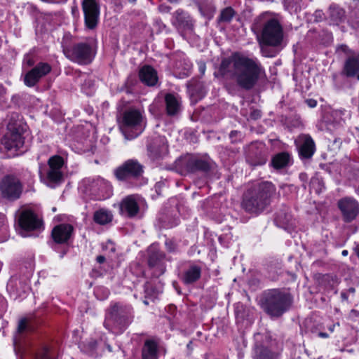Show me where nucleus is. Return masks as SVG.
<instances>
[{
	"label": "nucleus",
	"instance_id": "nucleus-36",
	"mask_svg": "<svg viewBox=\"0 0 359 359\" xmlns=\"http://www.w3.org/2000/svg\"><path fill=\"white\" fill-rule=\"evenodd\" d=\"M144 291L146 294V298L149 297H150L151 298H156L158 294L160 292L159 290L154 289L152 285L149 283H147L145 285Z\"/></svg>",
	"mask_w": 359,
	"mask_h": 359
},
{
	"label": "nucleus",
	"instance_id": "nucleus-13",
	"mask_svg": "<svg viewBox=\"0 0 359 359\" xmlns=\"http://www.w3.org/2000/svg\"><path fill=\"white\" fill-rule=\"evenodd\" d=\"M142 172L141 165L134 160H128L116 170V177L124 180L128 176H137Z\"/></svg>",
	"mask_w": 359,
	"mask_h": 359
},
{
	"label": "nucleus",
	"instance_id": "nucleus-40",
	"mask_svg": "<svg viewBox=\"0 0 359 359\" xmlns=\"http://www.w3.org/2000/svg\"><path fill=\"white\" fill-rule=\"evenodd\" d=\"M261 116V112L259 110H254L251 114L250 117L253 119H257Z\"/></svg>",
	"mask_w": 359,
	"mask_h": 359
},
{
	"label": "nucleus",
	"instance_id": "nucleus-50",
	"mask_svg": "<svg viewBox=\"0 0 359 359\" xmlns=\"http://www.w3.org/2000/svg\"><path fill=\"white\" fill-rule=\"evenodd\" d=\"M348 292L349 293H351V294H353L355 292V288L354 287H350L348 290Z\"/></svg>",
	"mask_w": 359,
	"mask_h": 359
},
{
	"label": "nucleus",
	"instance_id": "nucleus-18",
	"mask_svg": "<svg viewBox=\"0 0 359 359\" xmlns=\"http://www.w3.org/2000/svg\"><path fill=\"white\" fill-rule=\"evenodd\" d=\"M343 72L348 77H353L359 72L358 53H353L347 57L344 62Z\"/></svg>",
	"mask_w": 359,
	"mask_h": 359
},
{
	"label": "nucleus",
	"instance_id": "nucleus-33",
	"mask_svg": "<svg viewBox=\"0 0 359 359\" xmlns=\"http://www.w3.org/2000/svg\"><path fill=\"white\" fill-rule=\"evenodd\" d=\"M255 359H276V355L267 348H260L257 351Z\"/></svg>",
	"mask_w": 359,
	"mask_h": 359
},
{
	"label": "nucleus",
	"instance_id": "nucleus-42",
	"mask_svg": "<svg viewBox=\"0 0 359 359\" xmlns=\"http://www.w3.org/2000/svg\"><path fill=\"white\" fill-rule=\"evenodd\" d=\"M358 18H359V15L358 16L356 15L353 19H352V25L355 28H359Z\"/></svg>",
	"mask_w": 359,
	"mask_h": 359
},
{
	"label": "nucleus",
	"instance_id": "nucleus-55",
	"mask_svg": "<svg viewBox=\"0 0 359 359\" xmlns=\"http://www.w3.org/2000/svg\"><path fill=\"white\" fill-rule=\"evenodd\" d=\"M316 182H318V180H313L311 181V184H312V186H313V185H314V184H315Z\"/></svg>",
	"mask_w": 359,
	"mask_h": 359
},
{
	"label": "nucleus",
	"instance_id": "nucleus-6",
	"mask_svg": "<svg viewBox=\"0 0 359 359\" xmlns=\"http://www.w3.org/2000/svg\"><path fill=\"white\" fill-rule=\"evenodd\" d=\"M22 192V184L13 175H6L0 180V195L2 198L14 201L18 199Z\"/></svg>",
	"mask_w": 359,
	"mask_h": 359
},
{
	"label": "nucleus",
	"instance_id": "nucleus-12",
	"mask_svg": "<svg viewBox=\"0 0 359 359\" xmlns=\"http://www.w3.org/2000/svg\"><path fill=\"white\" fill-rule=\"evenodd\" d=\"M50 70L51 67L48 63H39L25 74L24 78L25 85L29 87L34 86L41 77L48 74Z\"/></svg>",
	"mask_w": 359,
	"mask_h": 359
},
{
	"label": "nucleus",
	"instance_id": "nucleus-43",
	"mask_svg": "<svg viewBox=\"0 0 359 359\" xmlns=\"http://www.w3.org/2000/svg\"><path fill=\"white\" fill-rule=\"evenodd\" d=\"M25 62H26L28 65V66H29V67L34 65V61L32 58H30L29 56H27L25 58Z\"/></svg>",
	"mask_w": 359,
	"mask_h": 359
},
{
	"label": "nucleus",
	"instance_id": "nucleus-35",
	"mask_svg": "<svg viewBox=\"0 0 359 359\" xmlns=\"http://www.w3.org/2000/svg\"><path fill=\"white\" fill-rule=\"evenodd\" d=\"M35 359H54L52 351L48 347L45 346L42 348L40 353H39Z\"/></svg>",
	"mask_w": 359,
	"mask_h": 359
},
{
	"label": "nucleus",
	"instance_id": "nucleus-15",
	"mask_svg": "<svg viewBox=\"0 0 359 359\" xmlns=\"http://www.w3.org/2000/svg\"><path fill=\"white\" fill-rule=\"evenodd\" d=\"M164 258V255L156 250L154 248L151 247L149 249V259L148 264L149 267L156 268L154 275L159 276L165 272V266L161 264Z\"/></svg>",
	"mask_w": 359,
	"mask_h": 359
},
{
	"label": "nucleus",
	"instance_id": "nucleus-1",
	"mask_svg": "<svg viewBox=\"0 0 359 359\" xmlns=\"http://www.w3.org/2000/svg\"><path fill=\"white\" fill-rule=\"evenodd\" d=\"M219 72L222 76L234 81L241 88L250 90L257 83L262 67L253 59L233 53L222 60Z\"/></svg>",
	"mask_w": 359,
	"mask_h": 359
},
{
	"label": "nucleus",
	"instance_id": "nucleus-19",
	"mask_svg": "<svg viewBox=\"0 0 359 359\" xmlns=\"http://www.w3.org/2000/svg\"><path fill=\"white\" fill-rule=\"evenodd\" d=\"M122 214L126 213L130 217L135 216L139 211V205L133 196L125 198L120 204Z\"/></svg>",
	"mask_w": 359,
	"mask_h": 359
},
{
	"label": "nucleus",
	"instance_id": "nucleus-9",
	"mask_svg": "<svg viewBox=\"0 0 359 359\" xmlns=\"http://www.w3.org/2000/svg\"><path fill=\"white\" fill-rule=\"evenodd\" d=\"M48 164L49 168L46 174V183L48 186L54 187L55 184L61 183L63 180L61 169L64 161L61 156H54L49 158Z\"/></svg>",
	"mask_w": 359,
	"mask_h": 359
},
{
	"label": "nucleus",
	"instance_id": "nucleus-23",
	"mask_svg": "<svg viewBox=\"0 0 359 359\" xmlns=\"http://www.w3.org/2000/svg\"><path fill=\"white\" fill-rule=\"evenodd\" d=\"M302 144L299 147V154L304 158H310L314 153L315 144L312 138L309 135L302 137Z\"/></svg>",
	"mask_w": 359,
	"mask_h": 359
},
{
	"label": "nucleus",
	"instance_id": "nucleus-16",
	"mask_svg": "<svg viewBox=\"0 0 359 359\" xmlns=\"http://www.w3.org/2000/svg\"><path fill=\"white\" fill-rule=\"evenodd\" d=\"M168 147L164 137H157L152 140L148 146L150 157L156 159L167 153Z\"/></svg>",
	"mask_w": 359,
	"mask_h": 359
},
{
	"label": "nucleus",
	"instance_id": "nucleus-32",
	"mask_svg": "<svg viewBox=\"0 0 359 359\" xmlns=\"http://www.w3.org/2000/svg\"><path fill=\"white\" fill-rule=\"evenodd\" d=\"M125 314V309L122 306L117 304L113 306L109 311L110 317L115 321L119 323L122 322V318H124Z\"/></svg>",
	"mask_w": 359,
	"mask_h": 359
},
{
	"label": "nucleus",
	"instance_id": "nucleus-38",
	"mask_svg": "<svg viewBox=\"0 0 359 359\" xmlns=\"http://www.w3.org/2000/svg\"><path fill=\"white\" fill-rule=\"evenodd\" d=\"M290 218V215L285 213H280L276 216V221L279 225L284 226V225H286L289 222Z\"/></svg>",
	"mask_w": 359,
	"mask_h": 359
},
{
	"label": "nucleus",
	"instance_id": "nucleus-60",
	"mask_svg": "<svg viewBox=\"0 0 359 359\" xmlns=\"http://www.w3.org/2000/svg\"><path fill=\"white\" fill-rule=\"evenodd\" d=\"M108 348L109 351H111V347L109 346H108Z\"/></svg>",
	"mask_w": 359,
	"mask_h": 359
},
{
	"label": "nucleus",
	"instance_id": "nucleus-20",
	"mask_svg": "<svg viewBox=\"0 0 359 359\" xmlns=\"http://www.w3.org/2000/svg\"><path fill=\"white\" fill-rule=\"evenodd\" d=\"M4 144L8 150H17L23 146L24 140L18 132L13 131L6 135Z\"/></svg>",
	"mask_w": 359,
	"mask_h": 359
},
{
	"label": "nucleus",
	"instance_id": "nucleus-4",
	"mask_svg": "<svg viewBox=\"0 0 359 359\" xmlns=\"http://www.w3.org/2000/svg\"><path fill=\"white\" fill-rule=\"evenodd\" d=\"M261 18L255 20L252 30L257 34L259 43H264L271 47H283L284 43V31L280 22L275 19H271L261 23Z\"/></svg>",
	"mask_w": 359,
	"mask_h": 359
},
{
	"label": "nucleus",
	"instance_id": "nucleus-26",
	"mask_svg": "<svg viewBox=\"0 0 359 359\" xmlns=\"http://www.w3.org/2000/svg\"><path fill=\"white\" fill-rule=\"evenodd\" d=\"M167 113L169 115H175L180 110V102L172 94H167L165 97Z\"/></svg>",
	"mask_w": 359,
	"mask_h": 359
},
{
	"label": "nucleus",
	"instance_id": "nucleus-2",
	"mask_svg": "<svg viewBox=\"0 0 359 359\" xmlns=\"http://www.w3.org/2000/svg\"><path fill=\"white\" fill-rule=\"evenodd\" d=\"M292 302V296L288 291L271 289L261 294L259 305L271 317L279 318L289 310Z\"/></svg>",
	"mask_w": 359,
	"mask_h": 359
},
{
	"label": "nucleus",
	"instance_id": "nucleus-54",
	"mask_svg": "<svg viewBox=\"0 0 359 359\" xmlns=\"http://www.w3.org/2000/svg\"><path fill=\"white\" fill-rule=\"evenodd\" d=\"M316 15L317 17H320V15H321V12H320V11H316Z\"/></svg>",
	"mask_w": 359,
	"mask_h": 359
},
{
	"label": "nucleus",
	"instance_id": "nucleus-7",
	"mask_svg": "<svg viewBox=\"0 0 359 359\" xmlns=\"http://www.w3.org/2000/svg\"><path fill=\"white\" fill-rule=\"evenodd\" d=\"M63 51L67 57L83 65L90 63L94 57L92 47L86 43H79L72 49H64Z\"/></svg>",
	"mask_w": 359,
	"mask_h": 359
},
{
	"label": "nucleus",
	"instance_id": "nucleus-59",
	"mask_svg": "<svg viewBox=\"0 0 359 359\" xmlns=\"http://www.w3.org/2000/svg\"><path fill=\"white\" fill-rule=\"evenodd\" d=\"M144 303L145 304H149V302H148L147 300H144Z\"/></svg>",
	"mask_w": 359,
	"mask_h": 359
},
{
	"label": "nucleus",
	"instance_id": "nucleus-11",
	"mask_svg": "<svg viewBox=\"0 0 359 359\" xmlns=\"http://www.w3.org/2000/svg\"><path fill=\"white\" fill-rule=\"evenodd\" d=\"M338 207L341 210L344 220L350 222L355 219L359 213V203L351 198H344L338 202Z\"/></svg>",
	"mask_w": 359,
	"mask_h": 359
},
{
	"label": "nucleus",
	"instance_id": "nucleus-21",
	"mask_svg": "<svg viewBox=\"0 0 359 359\" xmlns=\"http://www.w3.org/2000/svg\"><path fill=\"white\" fill-rule=\"evenodd\" d=\"M140 80L147 86H153L158 81L156 72L150 66H144L140 71Z\"/></svg>",
	"mask_w": 359,
	"mask_h": 359
},
{
	"label": "nucleus",
	"instance_id": "nucleus-47",
	"mask_svg": "<svg viewBox=\"0 0 359 359\" xmlns=\"http://www.w3.org/2000/svg\"><path fill=\"white\" fill-rule=\"evenodd\" d=\"M341 297L342 299H344V300L348 299V296H347L346 292H341Z\"/></svg>",
	"mask_w": 359,
	"mask_h": 359
},
{
	"label": "nucleus",
	"instance_id": "nucleus-31",
	"mask_svg": "<svg viewBox=\"0 0 359 359\" xmlns=\"http://www.w3.org/2000/svg\"><path fill=\"white\" fill-rule=\"evenodd\" d=\"M94 221L99 224H106L112 219V215L110 212L101 209L94 213Z\"/></svg>",
	"mask_w": 359,
	"mask_h": 359
},
{
	"label": "nucleus",
	"instance_id": "nucleus-39",
	"mask_svg": "<svg viewBox=\"0 0 359 359\" xmlns=\"http://www.w3.org/2000/svg\"><path fill=\"white\" fill-rule=\"evenodd\" d=\"M198 69L202 75L205 74L206 66L205 62H198Z\"/></svg>",
	"mask_w": 359,
	"mask_h": 359
},
{
	"label": "nucleus",
	"instance_id": "nucleus-3",
	"mask_svg": "<svg viewBox=\"0 0 359 359\" xmlns=\"http://www.w3.org/2000/svg\"><path fill=\"white\" fill-rule=\"evenodd\" d=\"M273 191L274 188L271 183H261L245 194L242 206L248 212L258 214L269 204Z\"/></svg>",
	"mask_w": 359,
	"mask_h": 359
},
{
	"label": "nucleus",
	"instance_id": "nucleus-37",
	"mask_svg": "<svg viewBox=\"0 0 359 359\" xmlns=\"http://www.w3.org/2000/svg\"><path fill=\"white\" fill-rule=\"evenodd\" d=\"M261 52L262 55L265 57H273L276 55V53L269 49V45L265 44L264 43H259Z\"/></svg>",
	"mask_w": 359,
	"mask_h": 359
},
{
	"label": "nucleus",
	"instance_id": "nucleus-53",
	"mask_svg": "<svg viewBox=\"0 0 359 359\" xmlns=\"http://www.w3.org/2000/svg\"><path fill=\"white\" fill-rule=\"evenodd\" d=\"M341 254H342L343 256H346L348 255V251L347 250H343Z\"/></svg>",
	"mask_w": 359,
	"mask_h": 359
},
{
	"label": "nucleus",
	"instance_id": "nucleus-29",
	"mask_svg": "<svg viewBox=\"0 0 359 359\" xmlns=\"http://www.w3.org/2000/svg\"><path fill=\"white\" fill-rule=\"evenodd\" d=\"M201 277V269L198 266H191L184 273L183 280L186 284L196 282Z\"/></svg>",
	"mask_w": 359,
	"mask_h": 359
},
{
	"label": "nucleus",
	"instance_id": "nucleus-34",
	"mask_svg": "<svg viewBox=\"0 0 359 359\" xmlns=\"http://www.w3.org/2000/svg\"><path fill=\"white\" fill-rule=\"evenodd\" d=\"M233 15L234 11L231 7H228L221 11L219 20L223 22H229Z\"/></svg>",
	"mask_w": 359,
	"mask_h": 359
},
{
	"label": "nucleus",
	"instance_id": "nucleus-56",
	"mask_svg": "<svg viewBox=\"0 0 359 359\" xmlns=\"http://www.w3.org/2000/svg\"><path fill=\"white\" fill-rule=\"evenodd\" d=\"M355 76H356L357 79L359 80V72L357 73V74H355Z\"/></svg>",
	"mask_w": 359,
	"mask_h": 359
},
{
	"label": "nucleus",
	"instance_id": "nucleus-46",
	"mask_svg": "<svg viewBox=\"0 0 359 359\" xmlns=\"http://www.w3.org/2000/svg\"><path fill=\"white\" fill-rule=\"evenodd\" d=\"M97 261L98 263H103L105 261V257L102 255H100L97 257Z\"/></svg>",
	"mask_w": 359,
	"mask_h": 359
},
{
	"label": "nucleus",
	"instance_id": "nucleus-17",
	"mask_svg": "<svg viewBox=\"0 0 359 359\" xmlns=\"http://www.w3.org/2000/svg\"><path fill=\"white\" fill-rule=\"evenodd\" d=\"M73 231L72 226L62 224L56 226L52 231L53 240L57 243H66Z\"/></svg>",
	"mask_w": 359,
	"mask_h": 359
},
{
	"label": "nucleus",
	"instance_id": "nucleus-49",
	"mask_svg": "<svg viewBox=\"0 0 359 359\" xmlns=\"http://www.w3.org/2000/svg\"><path fill=\"white\" fill-rule=\"evenodd\" d=\"M237 134V131H232L231 133H230V137L232 138L234 136H236V135Z\"/></svg>",
	"mask_w": 359,
	"mask_h": 359
},
{
	"label": "nucleus",
	"instance_id": "nucleus-41",
	"mask_svg": "<svg viewBox=\"0 0 359 359\" xmlns=\"http://www.w3.org/2000/svg\"><path fill=\"white\" fill-rule=\"evenodd\" d=\"M6 218L4 215L0 214V231L4 229Z\"/></svg>",
	"mask_w": 359,
	"mask_h": 359
},
{
	"label": "nucleus",
	"instance_id": "nucleus-44",
	"mask_svg": "<svg viewBox=\"0 0 359 359\" xmlns=\"http://www.w3.org/2000/svg\"><path fill=\"white\" fill-rule=\"evenodd\" d=\"M306 103L310 107H314L316 106L317 102L315 100L309 99L306 100Z\"/></svg>",
	"mask_w": 359,
	"mask_h": 359
},
{
	"label": "nucleus",
	"instance_id": "nucleus-5",
	"mask_svg": "<svg viewBox=\"0 0 359 359\" xmlns=\"http://www.w3.org/2000/svg\"><path fill=\"white\" fill-rule=\"evenodd\" d=\"M118 126L128 140L137 137L144 129L143 116L135 109H128L123 111L118 118Z\"/></svg>",
	"mask_w": 359,
	"mask_h": 359
},
{
	"label": "nucleus",
	"instance_id": "nucleus-10",
	"mask_svg": "<svg viewBox=\"0 0 359 359\" xmlns=\"http://www.w3.org/2000/svg\"><path fill=\"white\" fill-rule=\"evenodd\" d=\"M82 8L86 27L89 29H94L97 25L100 16L98 4L95 0H83Z\"/></svg>",
	"mask_w": 359,
	"mask_h": 359
},
{
	"label": "nucleus",
	"instance_id": "nucleus-45",
	"mask_svg": "<svg viewBox=\"0 0 359 359\" xmlns=\"http://www.w3.org/2000/svg\"><path fill=\"white\" fill-rule=\"evenodd\" d=\"M96 345H97V342L96 341H91L89 342V347H90V349L93 350L94 349L95 347H96Z\"/></svg>",
	"mask_w": 359,
	"mask_h": 359
},
{
	"label": "nucleus",
	"instance_id": "nucleus-14",
	"mask_svg": "<svg viewBox=\"0 0 359 359\" xmlns=\"http://www.w3.org/2000/svg\"><path fill=\"white\" fill-rule=\"evenodd\" d=\"M189 172L208 171L210 168V162L205 159L198 158L193 156H186L180 160Z\"/></svg>",
	"mask_w": 359,
	"mask_h": 359
},
{
	"label": "nucleus",
	"instance_id": "nucleus-25",
	"mask_svg": "<svg viewBox=\"0 0 359 359\" xmlns=\"http://www.w3.org/2000/svg\"><path fill=\"white\" fill-rule=\"evenodd\" d=\"M31 330V327L29 325L28 320L27 318H22L19 321L18 327V334L15 337L14 345L15 351H20L21 349V335L25 332Z\"/></svg>",
	"mask_w": 359,
	"mask_h": 359
},
{
	"label": "nucleus",
	"instance_id": "nucleus-27",
	"mask_svg": "<svg viewBox=\"0 0 359 359\" xmlns=\"http://www.w3.org/2000/svg\"><path fill=\"white\" fill-rule=\"evenodd\" d=\"M142 359H157V345L152 341H147L142 349Z\"/></svg>",
	"mask_w": 359,
	"mask_h": 359
},
{
	"label": "nucleus",
	"instance_id": "nucleus-57",
	"mask_svg": "<svg viewBox=\"0 0 359 359\" xmlns=\"http://www.w3.org/2000/svg\"><path fill=\"white\" fill-rule=\"evenodd\" d=\"M357 255H358V256L359 257V246H358V248H357Z\"/></svg>",
	"mask_w": 359,
	"mask_h": 359
},
{
	"label": "nucleus",
	"instance_id": "nucleus-58",
	"mask_svg": "<svg viewBox=\"0 0 359 359\" xmlns=\"http://www.w3.org/2000/svg\"><path fill=\"white\" fill-rule=\"evenodd\" d=\"M170 2H177L178 0H168Z\"/></svg>",
	"mask_w": 359,
	"mask_h": 359
},
{
	"label": "nucleus",
	"instance_id": "nucleus-24",
	"mask_svg": "<svg viewBox=\"0 0 359 359\" xmlns=\"http://www.w3.org/2000/svg\"><path fill=\"white\" fill-rule=\"evenodd\" d=\"M328 13L329 18L334 24L339 25L345 19V11L337 5H331L329 7Z\"/></svg>",
	"mask_w": 359,
	"mask_h": 359
},
{
	"label": "nucleus",
	"instance_id": "nucleus-48",
	"mask_svg": "<svg viewBox=\"0 0 359 359\" xmlns=\"http://www.w3.org/2000/svg\"><path fill=\"white\" fill-rule=\"evenodd\" d=\"M5 90L3 86H0V98L4 95Z\"/></svg>",
	"mask_w": 359,
	"mask_h": 359
},
{
	"label": "nucleus",
	"instance_id": "nucleus-51",
	"mask_svg": "<svg viewBox=\"0 0 359 359\" xmlns=\"http://www.w3.org/2000/svg\"><path fill=\"white\" fill-rule=\"evenodd\" d=\"M264 160H260L258 162H255V163H252L254 165H257V164H262V163H264Z\"/></svg>",
	"mask_w": 359,
	"mask_h": 359
},
{
	"label": "nucleus",
	"instance_id": "nucleus-30",
	"mask_svg": "<svg viewBox=\"0 0 359 359\" xmlns=\"http://www.w3.org/2000/svg\"><path fill=\"white\" fill-rule=\"evenodd\" d=\"M175 18L179 26L185 29H191L192 23L190 18L183 11H177L175 13Z\"/></svg>",
	"mask_w": 359,
	"mask_h": 359
},
{
	"label": "nucleus",
	"instance_id": "nucleus-28",
	"mask_svg": "<svg viewBox=\"0 0 359 359\" xmlns=\"http://www.w3.org/2000/svg\"><path fill=\"white\" fill-rule=\"evenodd\" d=\"M290 155L287 153L282 152L273 156L271 164L274 168L280 169L287 166L290 163Z\"/></svg>",
	"mask_w": 359,
	"mask_h": 359
},
{
	"label": "nucleus",
	"instance_id": "nucleus-52",
	"mask_svg": "<svg viewBox=\"0 0 359 359\" xmlns=\"http://www.w3.org/2000/svg\"><path fill=\"white\" fill-rule=\"evenodd\" d=\"M319 336H320L322 337H327V334L326 333H324V332H320L319 333Z\"/></svg>",
	"mask_w": 359,
	"mask_h": 359
},
{
	"label": "nucleus",
	"instance_id": "nucleus-8",
	"mask_svg": "<svg viewBox=\"0 0 359 359\" xmlns=\"http://www.w3.org/2000/svg\"><path fill=\"white\" fill-rule=\"evenodd\" d=\"M18 231L22 236H26V232L34 231L41 226V221L30 210H22L18 212Z\"/></svg>",
	"mask_w": 359,
	"mask_h": 359
},
{
	"label": "nucleus",
	"instance_id": "nucleus-22",
	"mask_svg": "<svg viewBox=\"0 0 359 359\" xmlns=\"http://www.w3.org/2000/svg\"><path fill=\"white\" fill-rule=\"evenodd\" d=\"M189 93L192 102H196L205 95L204 87L202 83L198 81H193L187 85Z\"/></svg>",
	"mask_w": 359,
	"mask_h": 359
}]
</instances>
